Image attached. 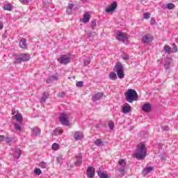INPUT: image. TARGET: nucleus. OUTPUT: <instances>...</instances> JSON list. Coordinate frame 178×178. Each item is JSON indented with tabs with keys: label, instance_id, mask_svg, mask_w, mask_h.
<instances>
[{
	"label": "nucleus",
	"instance_id": "1",
	"mask_svg": "<svg viewBox=\"0 0 178 178\" xmlns=\"http://www.w3.org/2000/svg\"><path fill=\"white\" fill-rule=\"evenodd\" d=\"M134 155L136 159H143V158L147 156V149H145V145L143 143H140L137 145L134 152Z\"/></svg>",
	"mask_w": 178,
	"mask_h": 178
},
{
	"label": "nucleus",
	"instance_id": "2",
	"mask_svg": "<svg viewBox=\"0 0 178 178\" xmlns=\"http://www.w3.org/2000/svg\"><path fill=\"white\" fill-rule=\"evenodd\" d=\"M124 97L126 101L129 102V104H133L134 101L138 99V95L134 89H128V90L124 92Z\"/></svg>",
	"mask_w": 178,
	"mask_h": 178
},
{
	"label": "nucleus",
	"instance_id": "3",
	"mask_svg": "<svg viewBox=\"0 0 178 178\" xmlns=\"http://www.w3.org/2000/svg\"><path fill=\"white\" fill-rule=\"evenodd\" d=\"M126 160L121 159L118 161V168L116 171V175L118 177H123L124 176V172L126 170Z\"/></svg>",
	"mask_w": 178,
	"mask_h": 178
},
{
	"label": "nucleus",
	"instance_id": "4",
	"mask_svg": "<svg viewBox=\"0 0 178 178\" xmlns=\"http://www.w3.org/2000/svg\"><path fill=\"white\" fill-rule=\"evenodd\" d=\"M115 72L119 79H124V72H123V65L122 63H118L115 65Z\"/></svg>",
	"mask_w": 178,
	"mask_h": 178
},
{
	"label": "nucleus",
	"instance_id": "5",
	"mask_svg": "<svg viewBox=\"0 0 178 178\" xmlns=\"http://www.w3.org/2000/svg\"><path fill=\"white\" fill-rule=\"evenodd\" d=\"M115 38L118 41H122V42H127V40H129V36L125 33L120 31L117 33Z\"/></svg>",
	"mask_w": 178,
	"mask_h": 178
},
{
	"label": "nucleus",
	"instance_id": "6",
	"mask_svg": "<svg viewBox=\"0 0 178 178\" xmlns=\"http://www.w3.org/2000/svg\"><path fill=\"white\" fill-rule=\"evenodd\" d=\"M164 61V68L165 70H168V69H170L172 63H173V58H172V57L167 56L165 58Z\"/></svg>",
	"mask_w": 178,
	"mask_h": 178
},
{
	"label": "nucleus",
	"instance_id": "7",
	"mask_svg": "<svg viewBox=\"0 0 178 178\" xmlns=\"http://www.w3.org/2000/svg\"><path fill=\"white\" fill-rule=\"evenodd\" d=\"M59 120L61 124H63L64 126H69V118L66 114L62 113L59 117Z\"/></svg>",
	"mask_w": 178,
	"mask_h": 178
},
{
	"label": "nucleus",
	"instance_id": "8",
	"mask_svg": "<svg viewBox=\"0 0 178 178\" xmlns=\"http://www.w3.org/2000/svg\"><path fill=\"white\" fill-rule=\"evenodd\" d=\"M58 80H59V75L56 74L55 75L49 76L46 81L47 84H52V83H55V81H58Z\"/></svg>",
	"mask_w": 178,
	"mask_h": 178
},
{
	"label": "nucleus",
	"instance_id": "9",
	"mask_svg": "<svg viewBox=\"0 0 178 178\" xmlns=\"http://www.w3.org/2000/svg\"><path fill=\"white\" fill-rule=\"evenodd\" d=\"M88 177L92 178L95 176V168L94 167L89 166L86 171Z\"/></svg>",
	"mask_w": 178,
	"mask_h": 178
},
{
	"label": "nucleus",
	"instance_id": "10",
	"mask_svg": "<svg viewBox=\"0 0 178 178\" xmlns=\"http://www.w3.org/2000/svg\"><path fill=\"white\" fill-rule=\"evenodd\" d=\"M116 8H118V3L116 1H113L110 6L106 8V13H111V12H114V10H116Z\"/></svg>",
	"mask_w": 178,
	"mask_h": 178
},
{
	"label": "nucleus",
	"instance_id": "11",
	"mask_svg": "<svg viewBox=\"0 0 178 178\" xmlns=\"http://www.w3.org/2000/svg\"><path fill=\"white\" fill-rule=\"evenodd\" d=\"M152 40H153V38H152V35H151V34L145 35L142 38V42H143V44H148L151 42Z\"/></svg>",
	"mask_w": 178,
	"mask_h": 178
},
{
	"label": "nucleus",
	"instance_id": "12",
	"mask_svg": "<svg viewBox=\"0 0 178 178\" xmlns=\"http://www.w3.org/2000/svg\"><path fill=\"white\" fill-rule=\"evenodd\" d=\"M60 63L63 65H67V63H70V57L67 55L62 56L60 60Z\"/></svg>",
	"mask_w": 178,
	"mask_h": 178
},
{
	"label": "nucleus",
	"instance_id": "13",
	"mask_svg": "<svg viewBox=\"0 0 178 178\" xmlns=\"http://www.w3.org/2000/svg\"><path fill=\"white\" fill-rule=\"evenodd\" d=\"M75 165L80 166L81 163H83V155L81 154H78L75 156Z\"/></svg>",
	"mask_w": 178,
	"mask_h": 178
},
{
	"label": "nucleus",
	"instance_id": "14",
	"mask_svg": "<svg viewBox=\"0 0 178 178\" xmlns=\"http://www.w3.org/2000/svg\"><path fill=\"white\" fill-rule=\"evenodd\" d=\"M130 112H131V106L130 104L125 103L122 107V113L127 114L130 113Z\"/></svg>",
	"mask_w": 178,
	"mask_h": 178
},
{
	"label": "nucleus",
	"instance_id": "15",
	"mask_svg": "<svg viewBox=\"0 0 178 178\" xmlns=\"http://www.w3.org/2000/svg\"><path fill=\"white\" fill-rule=\"evenodd\" d=\"M152 106L149 103L145 104L142 108V110L147 113L151 112Z\"/></svg>",
	"mask_w": 178,
	"mask_h": 178
},
{
	"label": "nucleus",
	"instance_id": "16",
	"mask_svg": "<svg viewBox=\"0 0 178 178\" xmlns=\"http://www.w3.org/2000/svg\"><path fill=\"white\" fill-rule=\"evenodd\" d=\"M79 7L74 8V4L69 3L67 8V15H72V10H77Z\"/></svg>",
	"mask_w": 178,
	"mask_h": 178
},
{
	"label": "nucleus",
	"instance_id": "17",
	"mask_svg": "<svg viewBox=\"0 0 178 178\" xmlns=\"http://www.w3.org/2000/svg\"><path fill=\"white\" fill-rule=\"evenodd\" d=\"M102 97H104L103 92H97V93L95 94L94 96L92 97V100L94 102L99 101V99H101V98H102Z\"/></svg>",
	"mask_w": 178,
	"mask_h": 178
},
{
	"label": "nucleus",
	"instance_id": "18",
	"mask_svg": "<svg viewBox=\"0 0 178 178\" xmlns=\"http://www.w3.org/2000/svg\"><path fill=\"white\" fill-rule=\"evenodd\" d=\"M83 137H84V136H83V133L82 132L76 131L74 134V140H83Z\"/></svg>",
	"mask_w": 178,
	"mask_h": 178
},
{
	"label": "nucleus",
	"instance_id": "19",
	"mask_svg": "<svg viewBox=\"0 0 178 178\" xmlns=\"http://www.w3.org/2000/svg\"><path fill=\"white\" fill-rule=\"evenodd\" d=\"M90 13H86L83 15V18L81 19L80 20L81 22H83L84 24H86V23H88V22H90Z\"/></svg>",
	"mask_w": 178,
	"mask_h": 178
},
{
	"label": "nucleus",
	"instance_id": "20",
	"mask_svg": "<svg viewBox=\"0 0 178 178\" xmlns=\"http://www.w3.org/2000/svg\"><path fill=\"white\" fill-rule=\"evenodd\" d=\"M19 47L22 48V49H27V41L26 39L23 38L19 40Z\"/></svg>",
	"mask_w": 178,
	"mask_h": 178
},
{
	"label": "nucleus",
	"instance_id": "21",
	"mask_svg": "<svg viewBox=\"0 0 178 178\" xmlns=\"http://www.w3.org/2000/svg\"><path fill=\"white\" fill-rule=\"evenodd\" d=\"M41 134V129L38 127H35L32 129V136H35V137L40 136Z\"/></svg>",
	"mask_w": 178,
	"mask_h": 178
},
{
	"label": "nucleus",
	"instance_id": "22",
	"mask_svg": "<svg viewBox=\"0 0 178 178\" xmlns=\"http://www.w3.org/2000/svg\"><path fill=\"white\" fill-rule=\"evenodd\" d=\"M22 156V150L19 148H16L14 152V158L15 159H19Z\"/></svg>",
	"mask_w": 178,
	"mask_h": 178
},
{
	"label": "nucleus",
	"instance_id": "23",
	"mask_svg": "<svg viewBox=\"0 0 178 178\" xmlns=\"http://www.w3.org/2000/svg\"><path fill=\"white\" fill-rule=\"evenodd\" d=\"M152 170H154V167H147L143 170L142 173L143 176H147V175L151 173Z\"/></svg>",
	"mask_w": 178,
	"mask_h": 178
},
{
	"label": "nucleus",
	"instance_id": "24",
	"mask_svg": "<svg viewBox=\"0 0 178 178\" xmlns=\"http://www.w3.org/2000/svg\"><path fill=\"white\" fill-rule=\"evenodd\" d=\"M20 56H21V59L22 60V62H28V60H29L31 58L30 55L27 54H23L20 55Z\"/></svg>",
	"mask_w": 178,
	"mask_h": 178
},
{
	"label": "nucleus",
	"instance_id": "25",
	"mask_svg": "<svg viewBox=\"0 0 178 178\" xmlns=\"http://www.w3.org/2000/svg\"><path fill=\"white\" fill-rule=\"evenodd\" d=\"M163 49L165 54H168L169 55H170L171 54H173V50H172V48H170V47L168 44H165L163 47Z\"/></svg>",
	"mask_w": 178,
	"mask_h": 178
},
{
	"label": "nucleus",
	"instance_id": "26",
	"mask_svg": "<svg viewBox=\"0 0 178 178\" xmlns=\"http://www.w3.org/2000/svg\"><path fill=\"white\" fill-rule=\"evenodd\" d=\"M13 119H15L19 123H22L23 122V116H22L21 113L14 115Z\"/></svg>",
	"mask_w": 178,
	"mask_h": 178
},
{
	"label": "nucleus",
	"instance_id": "27",
	"mask_svg": "<svg viewBox=\"0 0 178 178\" xmlns=\"http://www.w3.org/2000/svg\"><path fill=\"white\" fill-rule=\"evenodd\" d=\"M63 129L62 128H57L53 132V136H60V134H63Z\"/></svg>",
	"mask_w": 178,
	"mask_h": 178
},
{
	"label": "nucleus",
	"instance_id": "28",
	"mask_svg": "<svg viewBox=\"0 0 178 178\" xmlns=\"http://www.w3.org/2000/svg\"><path fill=\"white\" fill-rule=\"evenodd\" d=\"M14 126L16 131H22V122L14 123Z\"/></svg>",
	"mask_w": 178,
	"mask_h": 178
},
{
	"label": "nucleus",
	"instance_id": "29",
	"mask_svg": "<svg viewBox=\"0 0 178 178\" xmlns=\"http://www.w3.org/2000/svg\"><path fill=\"white\" fill-rule=\"evenodd\" d=\"M22 62H23V60H22V57L19 56L15 58L14 63L15 65H19V64L22 63Z\"/></svg>",
	"mask_w": 178,
	"mask_h": 178
},
{
	"label": "nucleus",
	"instance_id": "30",
	"mask_svg": "<svg viewBox=\"0 0 178 178\" xmlns=\"http://www.w3.org/2000/svg\"><path fill=\"white\" fill-rule=\"evenodd\" d=\"M97 175L100 178H109L107 174L104 173L103 172H98Z\"/></svg>",
	"mask_w": 178,
	"mask_h": 178
},
{
	"label": "nucleus",
	"instance_id": "31",
	"mask_svg": "<svg viewBox=\"0 0 178 178\" xmlns=\"http://www.w3.org/2000/svg\"><path fill=\"white\" fill-rule=\"evenodd\" d=\"M4 10H8L9 12H11L12 10V6L9 3L5 4L3 6Z\"/></svg>",
	"mask_w": 178,
	"mask_h": 178
},
{
	"label": "nucleus",
	"instance_id": "32",
	"mask_svg": "<svg viewBox=\"0 0 178 178\" xmlns=\"http://www.w3.org/2000/svg\"><path fill=\"white\" fill-rule=\"evenodd\" d=\"M102 144H104V142H102V140L101 139H97L95 141V145H97V147H101V145H102Z\"/></svg>",
	"mask_w": 178,
	"mask_h": 178
},
{
	"label": "nucleus",
	"instance_id": "33",
	"mask_svg": "<svg viewBox=\"0 0 178 178\" xmlns=\"http://www.w3.org/2000/svg\"><path fill=\"white\" fill-rule=\"evenodd\" d=\"M110 79L111 80H116L118 79V75L115 72L110 73Z\"/></svg>",
	"mask_w": 178,
	"mask_h": 178
},
{
	"label": "nucleus",
	"instance_id": "34",
	"mask_svg": "<svg viewBox=\"0 0 178 178\" xmlns=\"http://www.w3.org/2000/svg\"><path fill=\"white\" fill-rule=\"evenodd\" d=\"M47 98H48V95L44 92L42 95V97L40 99V102H45Z\"/></svg>",
	"mask_w": 178,
	"mask_h": 178
},
{
	"label": "nucleus",
	"instance_id": "35",
	"mask_svg": "<svg viewBox=\"0 0 178 178\" xmlns=\"http://www.w3.org/2000/svg\"><path fill=\"white\" fill-rule=\"evenodd\" d=\"M39 168H41V169H47V163L42 161L38 165Z\"/></svg>",
	"mask_w": 178,
	"mask_h": 178
},
{
	"label": "nucleus",
	"instance_id": "36",
	"mask_svg": "<svg viewBox=\"0 0 178 178\" xmlns=\"http://www.w3.org/2000/svg\"><path fill=\"white\" fill-rule=\"evenodd\" d=\"M90 63H91V58H90V57H87L84 60V65L85 66H88V65H90Z\"/></svg>",
	"mask_w": 178,
	"mask_h": 178
},
{
	"label": "nucleus",
	"instance_id": "37",
	"mask_svg": "<svg viewBox=\"0 0 178 178\" xmlns=\"http://www.w3.org/2000/svg\"><path fill=\"white\" fill-rule=\"evenodd\" d=\"M108 126L110 130H113V129H115V123L113 122V121H110L108 124Z\"/></svg>",
	"mask_w": 178,
	"mask_h": 178
},
{
	"label": "nucleus",
	"instance_id": "38",
	"mask_svg": "<svg viewBox=\"0 0 178 178\" xmlns=\"http://www.w3.org/2000/svg\"><path fill=\"white\" fill-rule=\"evenodd\" d=\"M172 51H173V54H177L178 51V48H177V46H176V44L172 43Z\"/></svg>",
	"mask_w": 178,
	"mask_h": 178
},
{
	"label": "nucleus",
	"instance_id": "39",
	"mask_svg": "<svg viewBox=\"0 0 178 178\" xmlns=\"http://www.w3.org/2000/svg\"><path fill=\"white\" fill-rule=\"evenodd\" d=\"M52 149H54V151H58V149H59V145L58 143H54L52 145Z\"/></svg>",
	"mask_w": 178,
	"mask_h": 178
},
{
	"label": "nucleus",
	"instance_id": "40",
	"mask_svg": "<svg viewBox=\"0 0 178 178\" xmlns=\"http://www.w3.org/2000/svg\"><path fill=\"white\" fill-rule=\"evenodd\" d=\"M19 2L23 3V5H29V3L31 2V0H19Z\"/></svg>",
	"mask_w": 178,
	"mask_h": 178
},
{
	"label": "nucleus",
	"instance_id": "41",
	"mask_svg": "<svg viewBox=\"0 0 178 178\" xmlns=\"http://www.w3.org/2000/svg\"><path fill=\"white\" fill-rule=\"evenodd\" d=\"M76 87L81 88V87H84V83H83V81H78L76 82Z\"/></svg>",
	"mask_w": 178,
	"mask_h": 178
},
{
	"label": "nucleus",
	"instance_id": "42",
	"mask_svg": "<svg viewBox=\"0 0 178 178\" xmlns=\"http://www.w3.org/2000/svg\"><path fill=\"white\" fill-rule=\"evenodd\" d=\"M166 8H168L169 10H172L175 8V4H173L172 3H168L166 5Z\"/></svg>",
	"mask_w": 178,
	"mask_h": 178
},
{
	"label": "nucleus",
	"instance_id": "43",
	"mask_svg": "<svg viewBox=\"0 0 178 178\" xmlns=\"http://www.w3.org/2000/svg\"><path fill=\"white\" fill-rule=\"evenodd\" d=\"M90 26L92 29H95V27H97V21L96 20L92 21L90 23Z\"/></svg>",
	"mask_w": 178,
	"mask_h": 178
},
{
	"label": "nucleus",
	"instance_id": "44",
	"mask_svg": "<svg viewBox=\"0 0 178 178\" xmlns=\"http://www.w3.org/2000/svg\"><path fill=\"white\" fill-rule=\"evenodd\" d=\"M35 172V175H37L38 176H40V175H41L42 172H41V169L40 168H35L34 170Z\"/></svg>",
	"mask_w": 178,
	"mask_h": 178
},
{
	"label": "nucleus",
	"instance_id": "45",
	"mask_svg": "<svg viewBox=\"0 0 178 178\" xmlns=\"http://www.w3.org/2000/svg\"><path fill=\"white\" fill-rule=\"evenodd\" d=\"M143 17L146 20H148V19H149V17H150L149 13H143Z\"/></svg>",
	"mask_w": 178,
	"mask_h": 178
},
{
	"label": "nucleus",
	"instance_id": "46",
	"mask_svg": "<svg viewBox=\"0 0 178 178\" xmlns=\"http://www.w3.org/2000/svg\"><path fill=\"white\" fill-rule=\"evenodd\" d=\"M12 141H13V138H6V143H9Z\"/></svg>",
	"mask_w": 178,
	"mask_h": 178
},
{
	"label": "nucleus",
	"instance_id": "47",
	"mask_svg": "<svg viewBox=\"0 0 178 178\" xmlns=\"http://www.w3.org/2000/svg\"><path fill=\"white\" fill-rule=\"evenodd\" d=\"M122 59H124V60H129V59H130V58L127 55H124L122 56Z\"/></svg>",
	"mask_w": 178,
	"mask_h": 178
},
{
	"label": "nucleus",
	"instance_id": "48",
	"mask_svg": "<svg viewBox=\"0 0 178 178\" xmlns=\"http://www.w3.org/2000/svg\"><path fill=\"white\" fill-rule=\"evenodd\" d=\"M88 38L92 37V32L89 31V32L88 33Z\"/></svg>",
	"mask_w": 178,
	"mask_h": 178
},
{
	"label": "nucleus",
	"instance_id": "49",
	"mask_svg": "<svg viewBox=\"0 0 178 178\" xmlns=\"http://www.w3.org/2000/svg\"><path fill=\"white\" fill-rule=\"evenodd\" d=\"M3 140H5V136H0V142L3 141Z\"/></svg>",
	"mask_w": 178,
	"mask_h": 178
},
{
	"label": "nucleus",
	"instance_id": "50",
	"mask_svg": "<svg viewBox=\"0 0 178 178\" xmlns=\"http://www.w3.org/2000/svg\"><path fill=\"white\" fill-rule=\"evenodd\" d=\"M163 130H165V131H168L169 127H168V126L163 127Z\"/></svg>",
	"mask_w": 178,
	"mask_h": 178
},
{
	"label": "nucleus",
	"instance_id": "51",
	"mask_svg": "<svg viewBox=\"0 0 178 178\" xmlns=\"http://www.w3.org/2000/svg\"><path fill=\"white\" fill-rule=\"evenodd\" d=\"M3 29V24L2 22H0V30H2Z\"/></svg>",
	"mask_w": 178,
	"mask_h": 178
},
{
	"label": "nucleus",
	"instance_id": "52",
	"mask_svg": "<svg viewBox=\"0 0 178 178\" xmlns=\"http://www.w3.org/2000/svg\"><path fill=\"white\" fill-rule=\"evenodd\" d=\"M82 2H87V0H81Z\"/></svg>",
	"mask_w": 178,
	"mask_h": 178
},
{
	"label": "nucleus",
	"instance_id": "53",
	"mask_svg": "<svg viewBox=\"0 0 178 178\" xmlns=\"http://www.w3.org/2000/svg\"><path fill=\"white\" fill-rule=\"evenodd\" d=\"M153 24H155V21L153 22Z\"/></svg>",
	"mask_w": 178,
	"mask_h": 178
},
{
	"label": "nucleus",
	"instance_id": "54",
	"mask_svg": "<svg viewBox=\"0 0 178 178\" xmlns=\"http://www.w3.org/2000/svg\"><path fill=\"white\" fill-rule=\"evenodd\" d=\"M13 115H15V113H14V112H13Z\"/></svg>",
	"mask_w": 178,
	"mask_h": 178
},
{
	"label": "nucleus",
	"instance_id": "55",
	"mask_svg": "<svg viewBox=\"0 0 178 178\" xmlns=\"http://www.w3.org/2000/svg\"><path fill=\"white\" fill-rule=\"evenodd\" d=\"M58 161H59V158H58Z\"/></svg>",
	"mask_w": 178,
	"mask_h": 178
}]
</instances>
